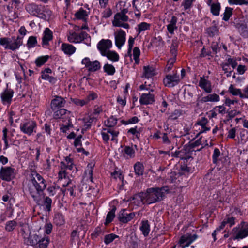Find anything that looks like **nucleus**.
Here are the masks:
<instances>
[{"label":"nucleus","instance_id":"nucleus-1","mask_svg":"<svg viewBox=\"0 0 248 248\" xmlns=\"http://www.w3.org/2000/svg\"><path fill=\"white\" fill-rule=\"evenodd\" d=\"M168 191V187L150 188L145 192H143L141 196L145 199L146 204H150L162 200Z\"/></svg>","mask_w":248,"mask_h":248},{"label":"nucleus","instance_id":"nucleus-2","mask_svg":"<svg viewBox=\"0 0 248 248\" xmlns=\"http://www.w3.org/2000/svg\"><path fill=\"white\" fill-rule=\"evenodd\" d=\"M74 168L76 170V171H77V169L73 163V160L69 157H65L64 160L61 162L58 178L59 181L62 183L63 186H67L70 182L69 180L66 178L67 174L69 173L67 171L72 170Z\"/></svg>","mask_w":248,"mask_h":248},{"label":"nucleus","instance_id":"nucleus-3","mask_svg":"<svg viewBox=\"0 0 248 248\" xmlns=\"http://www.w3.org/2000/svg\"><path fill=\"white\" fill-rule=\"evenodd\" d=\"M32 175L35 176L31 179V183L36 189V191H34L31 186L30 187L29 190L34 200L36 201L37 203H38L40 200L39 197L40 192H42L46 188V184L45 180L40 174L35 173Z\"/></svg>","mask_w":248,"mask_h":248},{"label":"nucleus","instance_id":"nucleus-4","mask_svg":"<svg viewBox=\"0 0 248 248\" xmlns=\"http://www.w3.org/2000/svg\"><path fill=\"white\" fill-rule=\"evenodd\" d=\"M23 44L22 38L17 36L8 38L3 37L0 38V45L2 46L5 49H10L15 51L18 49Z\"/></svg>","mask_w":248,"mask_h":248},{"label":"nucleus","instance_id":"nucleus-5","mask_svg":"<svg viewBox=\"0 0 248 248\" xmlns=\"http://www.w3.org/2000/svg\"><path fill=\"white\" fill-rule=\"evenodd\" d=\"M49 242V237L46 235L42 236L35 234L30 235L28 238L29 245L36 248H46Z\"/></svg>","mask_w":248,"mask_h":248},{"label":"nucleus","instance_id":"nucleus-6","mask_svg":"<svg viewBox=\"0 0 248 248\" xmlns=\"http://www.w3.org/2000/svg\"><path fill=\"white\" fill-rule=\"evenodd\" d=\"M232 233L233 239H242L248 236V223L242 222L238 227L233 229Z\"/></svg>","mask_w":248,"mask_h":248},{"label":"nucleus","instance_id":"nucleus-7","mask_svg":"<svg viewBox=\"0 0 248 248\" xmlns=\"http://www.w3.org/2000/svg\"><path fill=\"white\" fill-rule=\"evenodd\" d=\"M119 134V131L116 128H103L101 132L102 139L105 142H108L110 140V137L111 136V140L117 143Z\"/></svg>","mask_w":248,"mask_h":248},{"label":"nucleus","instance_id":"nucleus-8","mask_svg":"<svg viewBox=\"0 0 248 248\" xmlns=\"http://www.w3.org/2000/svg\"><path fill=\"white\" fill-rule=\"evenodd\" d=\"M37 124L35 122L27 120L22 122L20 124V129L23 133L29 136L36 132Z\"/></svg>","mask_w":248,"mask_h":248},{"label":"nucleus","instance_id":"nucleus-9","mask_svg":"<svg viewBox=\"0 0 248 248\" xmlns=\"http://www.w3.org/2000/svg\"><path fill=\"white\" fill-rule=\"evenodd\" d=\"M81 64L90 72H95L100 69L101 64L97 60L91 61L88 57H85L82 59Z\"/></svg>","mask_w":248,"mask_h":248},{"label":"nucleus","instance_id":"nucleus-10","mask_svg":"<svg viewBox=\"0 0 248 248\" xmlns=\"http://www.w3.org/2000/svg\"><path fill=\"white\" fill-rule=\"evenodd\" d=\"M15 176V169L10 166L2 167L0 170V177L3 180L10 181Z\"/></svg>","mask_w":248,"mask_h":248},{"label":"nucleus","instance_id":"nucleus-11","mask_svg":"<svg viewBox=\"0 0 248 248\" xmlns=\"http://www.w3.org/2000/svg\"><path fill=\"white\" fill-rule=\"evenodd\" d=\"M235 27L243 36L248 34V23H245L243 17L235 18L233 22Z\"/></svg>","mask_w":248,"mask_h":248},{"label":"nucleus","instance_id":"nucleus-12","mask_svg":"<svg viewBox=\"0 0 248 248\" xmlns=\"http://www.w3.org/2000/svg\"><path fill=\"white\" fill-rule=\"evenodd\" d=\"M14 94L13 90L7 87L0 93V98L2 104L4 105L9 106L12 101Z\"/></svg>","mask_w":248,"mask_h":248},{"label":"nucleus","instance_id":"nucleus-13","mask_svg":"<svg viewBox=\"0 0 248 248\" xmlns=\"http://www.w3.org/2000/svg\"><path fill=\"white\" fill-rule=\"evenodd\" d=\"M112 47V42L109 39H102L97 44V48L102 56L110 50Z\"/></svg>","mask_w":248,"mask_h":248},{"label":"nucleus","instance_id":"nucleus-14","mask_svg":"<svg viewBox=\"0 0 248 248\" xmlns=\"http://www.w3.org/2000/svg\"><path fill=\"white\" fill-rule=\"evenodd\" d=\"M197 236L196 234L186 233L180 238L179 244L182 248L188 247L192 242L196 240Z\"/></svg>","mask_w":248,"mask_h":248},{"label":"nucleus","instance_id":"nucleus-15","mask_svg":"<svg viewBox=\"0 0 248 248\" xmlns=\"http://www.w3.org/2000/svg\"><path fill=\"white\" fill-rule=\"evenodd\" d=\"M115 44L118 49H120L124 45L126 41V33L122 30H119L114 33Z\"/></svg>","mask_w":248,"mask_h":248},{"label":"nucleus","instance_id":"nucleus-16","mask_svg":"<svg viewBox=\"0 0 248 248\" xmlns=\"http://www.w3.org/2000/svg\"><path fill=\"white\" fill-rule=\"evenodd\" d=\"M179 77L175 74L167 75L163 79L164 85L168 87H172L179 82Z\"/></svg>","mask_w":248,"mask_h":248},{"label":"nucleus","instance_id":"nucleus-17","mask_svg":"<svg viewBox=\"0 0 248 248\" xmlns=\"http://www.w3.org/2000/svg\"><path fill=\"white\" fill-rule=\"evenodd\" d=\"M72 117H73L72 113L64 108L58 109L54 111L53 113V118L54 119H63L64 121L71 119Z\"/></svg>","mask_w":248,"mask_h":248},{"label":"nucleus","instance_id":"nucleus-18","mask_svg":"<svg viewBox=\"0 0 248 248\" xmlns=\"http://www.w3.org/2000/svg\"><path fill=\"white\" fill-rule=\"evenodd\" d=\"M136 214L134 212L128 213L126 210L123 209L119 212L118 219L120 221L123 223H127L134 218Z\"/></svg>","mask_w":248,"mask_h":248},{"label":"nucleus","instance_id":"nucleus-19","mask_svg":"<svg viewBox=\"0 0 248 248\" xmlns=\"http://www.w3.org/2000/svg\"><path fill=\"white\" fill-rule=\"evenodd\" d=\"M155 101L154 95L150 93H142L139 100L141 105H145L152 104Z\"/></svg>","mask_w":248,"mask_h":248},{"label":"nucleus","instance_id":"nucleus-20","mask_svg":"<svg viewBox=\"0 0 248 248\" xmlns=\"http://www.w3.org/2000/svg\"><path fill=\"white\" fill-rule=\"evenodd\" d=\"M128 20V16H114L113 25L116 27H122L124 28H128L129 25L125 22Z\"/></svg>","mask_w":248,"mask_h":248},{"label":"nucleus","instance_id":"nucleus-21","mask_svg":"<svg viewBox=\"0 0 248 248\" xmlns=\"http://www.w3.org/2000/svg\"><path fill=\"white\" fill-rule=\"evenodd\" d=\"M65 100L61 96H56L54 99L51 101V108L54 110L60 108L64 107L65 104Z\"/></svg>","mask_w":248,"mask_h":248},{"label":"nucleus","instance_id":"nucleus-22","mask_svg":"<svg viewBox=\"0 0 248 248\" xmlns=\"http://www.w3.org/2000/svg\"><path fill=\"white\" fill-rule=\"evenodd\" d=\"M61 49L65 55L71 56L76 52V48L71 44L62 43L61 46Z\"/></svg>","mask_w":248,"mask_h":248},{"label":"nucleus","instance_id":"nucleus-23","mask_svg":"<svg viewBox=\"0 0 248 248\" xmlns=\"http://www.w3.org/2000/svg\"><path fill=\"white\" fill-rule=\"evenodd\" d=\"M143 72L142 77L146 78H151L156 75L155 70L153 66H145L143 67Z\"/></svg>","mask_w":248,"mask_h":248},{"label":"nucleus","instance_id":"nucleus-24","mask_svg":"<svg viewBox=\"0 0 248 248\" xmlns=\"http://www.w3.org/2000/svg\"><path fill=\"white\" fill-rule=\"evenodd\" d=\"M199 85L207 93H210L212 92L210 81L204 78H201Z\"/></svg>","mask_w":248,"mask_h":248},{"label":"nucleus","instance_id":"nucleus-25","mask_svg":"<svg viewBox=\"0 0 248 248\" xmlns=\"http://www.w3.org/2000/svg\"><path fill=\"white\" fill-rule=\"evenodd\" d=\"M52 32L48 28H46L43 32L42 38V44L43 46H47L48 42L52 39Z\"/></svg>","mask_w":248,"mask_h":248},{"label":"nucleus","instance_id":"nucleus-26","mask_svg":"<svg viewBox=\"0 0 248 248\" xmlns=\"http://www.w3.org/2000/svg\"><path fill=\"white\" fill-rule=\"evenodd\" d=\"M26 10L29 14L32 16H36L41 12V8L38 5L33 4H29L26 6Z\"/></svg>","mask_w":248,"mask_h":248},{"label":"nucleus","instance_id":"nucleus-27","mask_svg":"<svg viewBox=\"0 0 248 248\" xmlns=\"http://www.w3.org/2000/svg\"><path fill=\"white\" fill-rule=\"evenodd\" d=\"M78 43H83L87 46L90 45L91 39L89 35L85 31H81L80 33H78Z\"/></svg>","mask_w":248,"mask_h":248},{"label":"nucleus","instance_id":"nucleus-28","mask_svg":"<svg viewBox=\"0 0 248 248\" xmlns=\"http://www.w3.org/2000/svg\"><path fill=\"white\" fill-rule=\"evenodd\" d=\"M220 100V97L216 93L210 94L206 96L202 97L201 102L204 103L207 102H217Z\"/></svg>","mask_w":248,"mask_h":248},{"label":"nucleus","instance_id":"nucleus-29","mask_svg":"<svg viewBox=\"0 0 248 248\" xmlns=\"http://www.w3.org/2000/svg\"><path fill=\"white\" fill-rule=\"evenodd\" d=\"M116 8L117 10V13L115 15V16H125V14L128 12L126 5L122 2H121L116 5Z\"/></svg>","mask_w":248,"mask_h":248},{"label":"nucleus","instance_id":"nucleus-30","mask_svg":"<svg viewBox=\"0 0 248 248\" xmlns=\"http://www.w3.org/2000/svg\"><path fill=\"white\" fill-rule=\"evenodd\" d=\"M103 56H105L108 59L110 60L112 62H116L119 60V55L115 51L109 50L105 53Z\"/></svg>","mask_w":248,"mask_h":248},{"label":"nucleus","instance_id":"nucleus-31","mask_svg":"<svg viewBox=\"0 0 248 248\" xmlns=\"http://www.w3.org/2000/svg\"><path fill=\"white\" fill-rule=\"evenodd\" d=\"M94 166V164L93 163H89L86 168V170L85 172V177L89 179L90 182H93V168Z\"/></svg>","mask_w":248,"mask_h":248},{"label":"nucleus","instance_id":"nucleus-32","mask_svg":"<svg viewBox=\"0 0 248 248\" xmlns=\"http://www.w3.org/2000/svg\"><path fill=\"white\" fill-rule=\"evenodd\" d=\"M143 192L139 194L135 195L133 198V202L137 206H140L142 204L146 203L145 202V199L143 198L142 196Z\"/></svg>","mask_w":248,"mask_h":248},{"label":"nucleus","instance_id":"nucleus-33","mask_svg":"<svg viewBox=\"0 0 248 248\" xmlns=\"http://www.w3.org/2000/svg\"><path fill=\"white\" fill-rule=\"evenodd\" d=\"M68 41L72 43H78V33L74 31H70L67 34Z\"/></svg>","mask_w":248,"mask_h":248},{"label":"nucleus","instance_id":"nucleus-34","mask_svg":"<svg viewBox=\"0 0 248 248\" xmlns=\"http://www.w3.org/2000/svg\"><path fill=\"white\" fill-rule=\"evenodd\" d=\"M177 22V18L176 16H172L171 19L170 21V23L167 25V30L170 33L173 34L174 30L177 29L176 23Z\"/></svg>","mask_w":248,"mask_h":248},{"label":"nucleus","instance_id":"nucleus-35","mask_svg":"<svg viewBox=\"0 0 248 248\" xmlns=\"http://www.w3.org/2000/svg\"><path fill=\"white\" fill-rule=\"evenodd\" d=\"M135 174L137 175H142L144 172V166L142 163L137 162L134 166Z\"/></svg>","mask_w":248,"mask_h":248},{"label":"nucleus","instance_id":"nucleus-36","mask_svg":"<svg viewBox=\"0 0 248 248\" xmlns=\"http://www.w3.org/2000/svg\"><path fill=\"white\" fill-rule=\"evenodd\" d=\"M228 92L233 96H238L241 98V89L237 88L234 85L231 84L228 88Z\"/></svg>","mask_w":248,"mask_h":248},{"label":"nucleus","instance_id":"nucleus-37","mask_svg":"<svg viewBox=\"0 0 248 248\" xmlns=\"http://www.w3.org/2000/svg\"><path fill=\"white\" fill-rule=\"evenodd\" d=\"M140 229L145 236H146L148 235L150 231V225L147 221H142L141 226L140 227Z\"/></svg>","mask_w":248,"mask_h":248},{"label":"nucleus","instance_id":"nucleus-38","mask_svg":"<svg viewBox=\"0 0 248 248\" xmlns=\"http://www.w3.org/2000/svg\"><path fill=\"white\" fill-rule=\"evenodd\" d=\"M82 138L81 136H78L76 138L74 141V145L76 147V150L78 152H82L83 153L88 155V153L85 151V150L83 148H78V146L81 145V139Z\"/></svg>","mask_w":248,"mask_h":248},{"label":"nucleus","instance_id":"nucleus-39","mask_svg":"<svg viewBox=\"0 0 248 248\" xmlns=\"http://www.w3.org/2000/svg\"><path fill=\"white\" fill-rule=\"evenodd\" d=\"M104 123L105 125L108 127V128H112L116 125L117 119L114 116H111L105 121Z\"/></svg>","mask_w":248,"mask_h":248},{"label":"nucleus","instance_id":"nucleus-40","mask_svg":"<svg viewBox=\"0 0 248 248\" xmlns=\"http://www.w3.org/2000/svg\"><path fill=\"white\" fill-rule=\"evenodd\" d=\"M49 57V56L48 55H45L38 57L35 60V63L37 66L40 67L47 62Z\"/></svg>","mask_w":248,"mask_h":248},{"label":"nucleus","instance_id":"nucleus-41","mask_svg":"<svg viewBox=\"0 0 248 248\" xmlns=\"http://www.w3.org/2000/svg\"><path fill=\"white\" fill-rule=\"evenodd\" d=\"M103 69L108 75H113L115 72V67L110 64H105L103 66Z\"/></svg>","mask_w":248,"mask_h":248},{"label":"nucleus","instance_id":"nucleus-42","mask_svg":"<svg viewBox=\"0 0 248 248\" xmlns=\"http://www.w3.org/2000/svg\"><path fill=\"white\" fill-rule=\"evenodd\" d=\"M195 0H184L181 3V6L183 7V9L185 11H187V13L189 14L188 11L191 8L192 3Z\"/></svg>","mask_w":248,"mask_h":248},{"label":"nucleus","instance_id":"nucleus-43","mask_svg":"<svg viewBox=\"0 0 248 248\" xmlns=\"http://www.w3.org/2000/svg\"><path fill=\"white\" fill-rule=\"evenodd\" d=\"M133 56L136 64L140 62L139 57L140 55V50L138 47H135L133 50Z\"/></svg>","mask_w":248,"mask_h":248},{"label":"nucleus","instance_id":"nucleus-44","mask_svg":"<svg viewBox=\"0 0 248 248\" xmlns=\"http://www.w3.org/2000/svg\"><path fill=\"white\" fill-rule=\"evenodd\" d=\"M241 60L240 58H236V57H233V58H228L226 61L228 64H229L232 69H234L236 68V67L237 65V61L239 60L240 61Z\"/></svg>","mask_w":248,"mask_h":248},{"label":"nucleus","instance_id":"nucleus-45","mask_svg":"<svg viewBox=\"0 0 248 248\" xmlns=\"http://www.w3.org/2000/svg\"><path fill=\"white\" fill-rule=\"evenodd\" d=\"M66 122V124H60V130L63 133H66L67 131H68L72 126L71 119H69L67 120Z\"/></svg>","mask_w":248,"mask_h":248},{"label":"nucleus","instance_id":"nucleus-46","mask_svg":"<svg viewBox=\"0 0 248 248\" xmlns=\"http://www.w3.org/2000/svg\"><path fill=\"white\" fill-rule=\"evenodd\" d=\"M116 208H113L110 211H109L106 217V219L105 224L107 225L110 223L115 217V212Z\"/></svg>","mask_w":248,"mask_h":248},{"label":"nucleus","instance_id":"nucleus-47","mask_svg":"<svg viewBox=\"0 0 248 248\" xmlns=\"http://www.w3.org/2000/svg\"><path fill=\"white\" fill-rule=\"evenodd\" d=\"M71 102L75 105L79 107H83L88 104L87 101H86L85 98L83 99H80L77 98H72Z\"/></svg>","mask_w":248,"mask_h":248},{"label":"nucleus","instance_id":"nucleus-48","mask_svg":"<svg viewBox=\"0 0 248 248\" xmlns=\"http://www.w3.org/2000/svg\"><path fill=\"white\" fill-rule=\"evenodd\" d=\"M150 24L146 22H142L138 25L137 31L138 34H140L142 31L149 29Z\"/></svg>","mask_w":248,"mask_h":248},{"label":"nucleus","instance_id":"nucleus-49","mask_svg":"<svg viewBox=\"0 0 248 248\" xmlns=\"http://www.w3.org/2000/svg\"><path fill=\"white\" fill-rule=\"evenodd\" d=\"M222 67L225 73H227L226 76L227 77L231 76L233 69H232V68H231V66L228 64L227 62L222 64Z\"/></svg>","mask_w":248,"mask_h":248},{"label":"nucleus","instance_id":"nucleus-50","mask_svg":"<svg viewBox=\"0 0 248 248\" xmlns=\"http://www.w3.org/2000/svg\"><path fill=\"white\" fill-rule=\"evenodd\" d=\"M220 9L219 3H213L211 6V12L214 16H218Z\"/></svg>","mask_w":248,"mask_h":248},{"label":"nucleus","instance_id":"nucleus-51","mask_svg":"<svg viewBox=\"0 0 248 248\" xmlns=\"http://www.w3.org/2000/svg\"><path fill=\"white\" fill-rule=\"evenodd\" d=\"M16 225L17 223L15 220L8 221L5 224V230L8 232L12 231Z\"/></svg>","mask_w":248,"mask_h":248},{"label":"nucleus","instance_id":"nucleus-52","mask_svg":"<svg viewBox=\"0 0 248 248\" xmlns=\"http://www.w3.org/2000/svg\"><path fill=\"white\" fill-rule=\"evenodd\" d=\"M54 220L58 225H62L64 223V217L61 214H57L55 216Z\"/></svg>","mask_w":248,"mask_h":248},{"label":"nucleus","instance_id":"nucleus-53","mask_svg":"<svg viewBox=\"0 0 248 248\" xmlns=\"http://www.w3.org/2000/svg\"><path fill=\"white\" fill-rule=\"evenodd\" d=\"M208 34L211 36H214L218 35L219 30L218 29L216 26H213L209 28L207 30Z\"/></svg>","mask_w":248,"mask_h":248},{"label":"nucleus","instance_id":"nucleus-54","mask_svg":"<svg viewBox=\"0 0 248 248\" xmlns=\"http://www.w3.org/2000/svg\"><path fill=\"white\" fill-rule=\"evenodd\" d=\"M118 236L116 234L111 233L108 234L105 237L104 242L106 244L108 245L112 242L115 238H117Z\"/></svg>","mask_w":248,"mask_h":248},{"label":"nucleus","instance_id":"nucleus-55","mask_svg":"<svg viewBox=\"0 0 248 248\" xmlns=\"http://www.w3.org/2000/svg\"><path fill=\"white\" fill-rule=\"evenodd\" d=\"M94 120L93 117H91V116H87L83 118V121L85 123L84 126L86 127V128H88L91 126V124Z\"/></svg>","mask_w":248,"mask_h":248},{"label":"nucleus","instance_id":"nucleus-56","mask_svg":"<svg viewBox=\"0 0 248 248\" xmlns=\"http://www.w3.org/2000/svg\"><path fill=\"white\" fill-rule=\"evenodd\" d=\"M37 44L36 38L33 36H30L27 42V46L29 48H32L36 46Z\"/></svg>","mask_w":248,"mask_h":248},{"label":"nucleus","instance_id":"nucleus-57","mask_svg":"<svg viewBox=\"0 0 248 248\" xmlns=\"http://www.w3.org/2000/svg\"><path fill=\"white\" fill-rule=\"evenodd\" d=\"M124 152L130 158L134 157L135 156V151L132 147L126 146L124 149Z\"/></svg>","mask_w":248,"mask_h":248},{"label":"nucleus","instance_id":"nucleus-58","mask_svg":"<svg viewBox=\"0 0 248 248\" xmlns=\"http://www.w3.org/2000/svg\"><path fill=\"white\" fill-rule=\"evenodd\" d=\"M226 225V221H225L224 220L221 222L220 225L219 226L218 228H217L214 231V232L212 233V236L214 237V240H216V235L217 234V233H218L219 232L221 231V230H222L225 225Z\"/></svg>","mask_w":248,"mask_h":248},{"label":"nucleus","instance_id":"nucleus-59","mask_svg":"<svg viewBox=\"0 0 248 248\" xmlns=\"http://www.w3.org/2000/svg\"><path fill=\"white\" fill-rule=\"evenodd\" d=\"M41 78L43 79L47 80L52 84L55 83L57 81V78H56L50 76L49 75L42 74Z\"/></svg>","mask_w":248,"mask_h":248},{"label":"nucleus","instance_id":"nucleus-60","mask_svg":"<svg viewBox=\"0 0 248 248\" xmlns=\"http://www.w3.org/2000/svg\"><path fill=\"white\" fill-rule=\"evenodd\" d=\"M41 8V12L39 14L42 15V16H50L51 15V11L47 7L45 6H40Z\"/></svg>","mask_w":248,"mask_h":248},{"label":"nucleus","instance_id":"nucleus-61","mask_svg":"<svg viewBox=\"0 0 248 248\" xmlns=\"http://www.w3.org/2000/svg\"><path fill=\"white\" fill-rule=\"evenodd\" d=\"M220 155V152L217 148H215L212 155L213 161L214 163H217L218 160V158Z\"/></svg>","mask_w":248,"mask_h":248},{"label":"nucleus","instance_id":"nucleus-62","mask_svg":"<svg viewBox=\"0 0 248 248\" xmlns=\"http://www.w3.org/2000/svg\"><path fill=\"white\" fill-rule=\"evenodd\" d=\"M98 97V94L93 92H90L88 95L85 98L86 101H87L88 104L91 100H94Z\"/></svg>","mask_w":248,"mask_h":248},{"label":"nucleus","instance_id":"nucleus-63","mask_svg":"<svg viewBox=\"0 0 248 248\" xmlns=\"http://www.w3.org/2000/svg\"><path fill=\"white\" fill-rule=\"evenodd\" d=\"M241 98L248 99V85L241 90Z\"/></svg>","mask_w":248,"mask_h":248},{"label":"nucleus","instance_id":"nucleus-64","mask_svg":"<svg viewBox=\"0 0 248 248\" xmlns=\"http://www.w3.org/2000/svg\"><path fill=\"white\" fill-rule=\"evenodd\" d=\"M52 200L48 197L45 198L44 205L46 206L47 211H50L51 207Z\"/></svg>","mask_w":248,"mask_h":248}]
</instances>
